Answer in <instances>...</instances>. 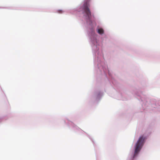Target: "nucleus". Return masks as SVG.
<instances>
[{
    "instance_id": "1",
    "label": "nucleus",
    "mask_w": 160,
    "mask_h": 160,
    "mask_svg": "<svg viewBox=\"0 0 160 160\" xmlns=\"http://www.w3.org/2000/svg\"><path fill=\"white\" fill-rule=\"evenodd\" d=\"M90 0H85L83 5L77 10L78 12H82L83 18L86 21L89 28L88 30V35L89 42L91 46L94 57V62L95 67L98 68V72L102 73V72L106 74L108 73L110 75L107 65L104 62L103 55L102 46L99 44L96 38L97 35L95 33L94 26L96 25L94 22V17L92 15L90 9L89 2Z\"/></svg>"
},
{
    "instance_id": "5",
    "label": "nucleus",
    "mask_w": 160,
    "mask_h": 160,
    "mask_svg": "<svg viewBox=\"0 0 160 160\" xmlns=\"http://www.w3.org/2000/svg\"><path fill=\"white\" fill-rule=\"evenodd\" d=\"M58 12L59 13H62L63 12L62 10H59L58 11Z\"/></svg>"
},
{
    "instance_id": "3",
    "label": "nucleus",
    "mask_w": 160,
    "mask_h": 160,
    "mask_svg": "<svg viewBox=\"0 0 160 160\" xmlns=\"http://www.w3.org/2000/svg\"><path fill=\"white\" fill-rule=\"evenodd\" d=\"M98 32L100 34L102 35L104 33V30L103 29L99 27H98L97 29Z\"/></svg>"
},
{
    "instance_id": "2",
    "label": "nucleus",
    "mask_w": 160,
    "mask_h": 160,
    "mask_svg": "<svg viewBox=\"0 0 160 160\" xmlns=\"http://www.w3.org/2000/svg\"><path fill=\"white\" fill-rule=\"evenodd\" d=\"M145 139V138L143 137V136H141L139 138L134 146V152L133 155L132 157V159H134L138 156L143 145Z\"/></svg>"
},
{
    "instance_id": "4",
    "label": "nucleus",
    "mask_w": 160,
    "mask_h": 160,
    "mask_svg": "<svg viewBox=\"0 0 160 160\" xmlns=\"http://www.w3.org/2000/svg\"><path fill=\"white\" fill-rule=\"evenodd\" d=\"M103 93L102 92H99L97 96V99H98L100 98L101 97Z\"/></svg>"
}]
</instances>
